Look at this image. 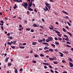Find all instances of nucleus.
I'll return each mask as SVG.
<instances>
[{
    "mask_svg": "<svg viewBox=\"0 0 73 73\" xmlns=\"http://www.w3.org/2000/svg\"><path fill=\"white\" fill-rule=\"evenodd\" d=\"M21 5H22V6H24L26 9H27V6L28 5V3L26 2H23L22 3Z\"/></svg>",
    "mask_w": 73,
    "mask_h": 73,
    "instance_id": "f257e3e1",
    "label": "nucleus"
},
{
    "mask_svg": "<svg viewBox=\"0 0 73 73\" xmlns=\"http://www.w3.org/2000/svg\"><path fill=\"white\" fill-rule=\"evenodd\" d=\"M69 64L70 65V67H73V64L72 62H69Z\"/></svg>",
    "mask_w": 73,
    "mask_h": 73,
    "instance_id": "f03ea898",
    "label": "nucleus"
},
{
    "mask_svg": "<svg viewBox=\"0 0 73 73\" xmlns=\"http://www.w3.org/2000/svg\"><path fill=\"white\" fill-rule=\"evenodd\" d=\"M53 58H49V59L50 61H52V60H55V59H56V57H53Z\"/></svg>",
    "mask_w": 73,
    "mask_h": 73,
    "instance_id": "7ed1b4c3",
    "label": "nucleus"
},
{
    "mask_svg": "<svg viewBox=\"0 0 73 73\" xmlns=\"http://www.w3.org/2000/svg\"><path fill=\"white\" fill-rule=\"evenodd\" d=\"M28 4L29 6L28 7H32V5L33 4L32 2H31V3H29Z\"/></svg>",
    "mask_w": 73,
    "mask_h": 73,
    "instance_id": "20e7f679",
    "label": "nucleus"
},
{
    "mask_svg": "<svg viewBox=\"0 0 73 73\" xmlns=\"http://www.w3.org/2000/svg\"><path fill=\"white\" fill-rule=\"evenodd\" d=\"M27 8H28V10L29 11H33V9L31 8V7H28Z\"/></svg>",
    "mask_w": 73,
    "mask_h": 73,
    "instance_id": "39448f33",
    "label": "nucleus"
},
{
    "mask_svg": "<svg viewBox=\"0 0 73 73\" xmlns=\"http://www.w3.org/2000/svg\"><path fill=\"white\" fill-rule=\"evenodd\" d=\"M33 27H38L39 25L38 24V25H37L36 24H34L33 25Z\"/></svg>",
    "mask_w": 73,
    "mask_h": 73,
    "instance_id": "423d86ee",
    "label": "nucleus"
},
{
    "mask_svg": "<svg viewBox=\"0 0 73 73\" xmlns=\"http://www.w3.org/2000/svg\"><path fill=\"white\" fill-rule=\"evenodd\" d=\"M45 4H46V6H47V7H49V6H50V4L49 3H45Z\"/></svg>",
    "mask_w": 73,
    "mask_h": 73,
    "instance_id": "0eeeda50",
    "label": "nucleus"
},
{
    "mask_svg": "<svg viewBox=\"0 0 73 73\" xmlns=\"http://www.w3.org/2000/svg\"><path fill=\"white\" fill-rule=\"evenodd\" d=\"M48 40H49L50 41H51L53 40V38L52 37H48Z\"/></svg>",
    "mask_w": 73,
    "mask_h": 73,
    "instance_id": "6e6552de",
    "label": "nucleus"
},
{
    "mask_svg": "<svg viewBox=\"0 0 73 73\" xmlns=\"http://www.w3.org/2000/svg\"><path fill=\"white\" fill-rule=\"evenodd\" d=\"M17 8V6L16 5V4H15V5L14 7H13L14 9H16V8Z\"/></svg>",
    "mask_w": 73,
    "mask_h": 73,
    "instance_id": "1a4fd4ad",
    "label": "nucleus"
},
{
    "mask_svg": "<svg viewBox=\"0 0 73 73\" xmlns=\"http://www.w3.org/2000/svg\"><path fill=\"white\" fill-rule=\"evenodd\" d=\"M63 13H65V14H66V15H68V13H67V12H66V11H62Z\"/></svg>",
    "mask_w": 73,
    "mask_h": 73,
    "instance_id": "9d476101",
    "label": "nucleus"
},
{
    "mask_svg": "<svg viewBox=\"0 0 73 73\" xmlns=\"http://www.w3.org/2000/svg\"><path fill=\"white\" fill-rule=\"evenodd\" d=\"M36 44H37V42H33L32 44V45H36Z\"/></svg>",
    "mask_w": 73,
    "mask_h": 73,
    "instance_id": "9b49d317",
    "label": "nucleus"
},
{
    "mask_svg": "<svg viewBox=\"0 0 73 73\" xmlns=\"http://www.w3.org/2000/svg\"><path fill=\"white\" fill-rule=\"evenodd\" d=\"M67 33H68V35H70L71 37H72V34H71L69 32H67Z\"/></svg>",
    "mask_w": 73,
    "mask_h": 73,
    "instance_id": "f8f14e48",
    "label": "nucleus"
},
{
    "mask_svg": "<svg viewBox=\"0 0 73 73\" xmlns=\"http://www.w3.org/2000/svg\"><path fill=\"white\" fill-rule=\"evenodd\" d=\"M55 32L56 33H57L58 34H60V32H59V31L57 30Z\"/></svg>",
    "mask_w": 73,
    "mask_h": 73,
    "instance_id": "ddd939ff",
    "label": "nucleus"
},
{
    "mask_svg": "<svg viewBox=\"0 0 73 73\" xmlns=\"http://www.w3.org/2000/svg\"><path fill=\"white\" fill-rule=\"evenodd\" d=\"M8 60H9V57H8L5 59L6 61V62L8 61Z\"/></svg>",
    "mask_w": 73,
    "mask_h": 73,
    "instance_id": "4468645a",
    "label": "nucleus"
},
{
    "mask_svg": "<svg viewBox=\"0 0 73 73\" xmlns=\"http://www.w3.org/2000/svg\"><path fill=\"white\" fill-rule=\"evenodd\" d=\"M68 60L69 61H71V62H73V60H72V59L71 58H69Z\"/></svg>",
    "mask_w": 73,
    "mask_h": 73,
    "instance_id": "2eb2a0df",
    "label": "nucleus"
},
{
    "mask_svg": "<svg viewBox=\"0 0 73 73\" xmlns=\"http://www.w3.org/2000/svg\"><path fill=\"white\" fill-rule=\"evenodd\" d=\"M34 57L36 58L38 57V55L37 54H35L34 55Z\"/></svg>",
    "mask_w": 73,
    "mask_h": 73,
    "instance_id": "dca6fc26",
    "label": "nucleus"
},
{
    "mask_svg": "<svg viewBox=\"0 0 73 73\" xmlns=\"http://www.w3.org/2000/svg\"><path fill=\"white\" fill-rule=\"evenodd\" d=\"M15 2H17L18 3H19L20 2L18 0H13Z\"/></svg>",
    "mask_w": 73,
    "mask_h": 73,
    "instance_id": "f3484780",
    "label": "nucleus"
},
{
    "mask_svg": "<svg viewBox=\"0 0 73 73\" xmlns=\"http://www.w3.org/2000/svg\"><path fill=\"white\" fill-rule=\"evenodd\" d=\"M49 49V48L48 47H44V50H46V49Z\"/></svg>",
    "mask_w": 73,
    "mask_h": 73,
    "instance_id": "a211bd4d",
    "label": "nucleus"
},
{
    "mask_svg": "<svg viewBox=\"0 0 73 73\" xmlns=\"http://www.w3.org/2000/svg\"><path fill=\"white\" fill-rule=\"evenodd\" d=\"M7 44L9 45H12V44L10 42H8Z\"/></svg>",
    "mask_w": 73,
    "mask_h": 73,
    "instance_id": "6ab92c4d",
    "label": "nucleus"
},
{
    "mask_svg": "<svg viewBox=\"0 0 73 73\" xmlns=\"http://www.w3.org/2000/svg\"><path fill=\"white\" fill-rule=\"evenodd\" d=\"M58 39L59 40H60V41H61V40H62V38H60V37H58Z\"/></svg>",
    "mask_w": 73,
    "mask_h": 73,
    "instance_id": "aec40b11",
    "label": "nucleus"
},
{
    "mask_svg": "<svg viewBox=\"0 0 73 73\" xmlns=\"http://www.w3.org/2000/svg\"><path fill=\"white\" fill-rule=\"evenodd\" d=\"M40 57H44L45 56L42 54H40Z\"/></svg>",
    "mask_w": 73,
    "mask_h": 73,
    "instance_id": "412c9836",
    "label": "nucleus"
},
{
    "mask_svg": "<svg viewBox=\"0 0 73 73\" xmlns=\"http://www.w3.org/2000/svg\"><path fill=\"white\" fill-rule=\"evenodd\" d=\"M62 29L64 32H66V30H65L64 28H63Z\"/></svg>",
    "mask_w": 73,
    "mask_h": 73,
    "instance_id": "4be33fe9",
    "label": "nucleus"
},
{
    "mask_svg": "<svg viewBox=\"0 0 73 73\" xmlns=\"http://www.w3.org/2000/svg\"><path fill=\"white\" fill-rule=\"evenodd\" d=\"M26 30H27L28 31L31 30V29L29 28H27L26 29Z\"/></svg>",
    "mask_w": 73,
    "mask_h": 73,
    "instance_id": "5701e85b",
    "label": "nucleus"
},
{
    "mask_svg": "<svg viewBox=\"0 0 73 73\" xmlns=\"http://www.w3.org/2000/svg\"><path fill=\"white\" fill-rule=\"evenodd\" d=\"M49 50L50 51V52H53V49L51 48L49 49Z\"/></svg>",
    "mask_w": 73,
    "mask_h": 73,
    "instance_id": "b1692460",
    "label": "nucleus"
},
{
    "mask_svg": "<svg viewBox=\"0 0 73 73\" xmlns=\"http://www.w3.org/2000/svg\"><path fill=\"white\" fill-rule=\"evenodd\" d=\"M38 42H42V40H38Z\"/></svg>",
    "mask_w": 73,
    "mask_h": 73,
    "instance_id": "393cba45",
    "label": "nucleus"
},
{
    "mask_svg": "<svg viewBox=\"0 0 73 73\" xmlns=\"http://www.w3.org/2000/svg\"><path fill=\"white\" fill-rule=\"evenodd\" d=\"M66 43L67 44H69V45H70L71 43L67 41Z\"/></svg>",
    "mask_w": 73,
    "mask_h": 73,
    "instance_id": "a878e982",
    "label": "nucleus"
},
{
    "mask_svg": "<svg viewBox=\"0 0 73 73\" xmlns=\"http://www.w3.org/2000/svg\"><path fill=\"white\" fill-rule=\"evenodd\" d=\"M9 38L10 40H12L13 38L12 36H9Z\"/></svg>",
    "mask_w": 73,
    "mask_h": 73,
    "instance_id": "bb28decb",
    "label": "nucleus"
},
{
    "mask_svg": "<svg viewBox=\"0 0 73 73\" xmlns=\"http://www.w3.org/2000/svg\"><path fill=\"white\" fill-rule=\"evenodd\" d=\"M15 72L16 73H17V69H15Z\"/></svg>",
    "mask_w": 73,
    "mask_h": 73,
    "instance_id": "cd10ccee",
    "label": "nucleus"
},
{
    "mask_svg": "<svg viewBox=\"0 0 73 73\" xmlns=\"http://www.w3.org/2000/svg\"><path fill=\"white\" fill-rule=\"evenodd\" d=\"M49 41H50V40H49L48 38V39L46 40V42H49Z\"/></svg>",
    "mask_w": 73,
    "mask_h": 73,
    "instance_id": "c85d7f7f",
    "label": "nucleus"
},
{
    "mask_svg": "<svg viewBox=\"0 0 73 73\" xmlns=\"http://www.w3.org/2000/svg\"><path fill=\"white\" fill-rule=\"evenodd\" d=\"M16 41H15L13 42V44H16Z\"/></svg>",
    "mask_w": 73,
    "mask_h": 73,
    "instance_id": "c756f323",
    "label": "nucleus"
},
{
    "mask_svg": "<svg viewBox=\"0 0 73 73\" xmlns=\"http://www.w3.org/2000/svg\"><path fill=\"white\" fill-rule=\"evenodd\" d=\"M4 27L3 26H1V29L3 31L4 30V29H3Z\"/></svg>",
    "mask_w": 73,
    "mask_h": 73,
    "instance_id": "7c9ffc66",
    "label": "nucleus"
},
{
    "mask_svg": "<svg viewBox=\"0 0 73 73\" xmlns=\"http://www.w3.org/2000/svg\"><path fill=\"white\" fill-rule=\"evenodd\" d=\"M62 62L63 63H66V62L64 60H62Z\"/></svg>",
    "mask_w": 73,
    "mask_h": 73,
    "instance_id": "2f4dec72",
    "label": "nucleus"
},
{
    "mask_svg": "<svg viewBox=\"0 0 73 73\" xmlns=\"http://www.w3.org/2000/svg\"><path fill=\"white\" fill-rule=\"evenodd\" d=\"M55 43L57 45H59V43L57 42H55Z\"/></svg>",
    "mask_w": 73,
    "mask_h": 73,
    "instance_id": "473e14b6",
    "label": "nucleus"
},
{
    "mask_svg": "<svg viewBox=\"0 0 73 73\" xmlns=\"http://www.w3.org/2000/svg\"><path fill=\"white\" fill-rule=\"evenodd\" d=\"M11 65L12 64H11V63H8V66H11Z\"/></svg>",
    "mask_w": 73,
    "mask_h": 73,
    "instance_id": "72a5a7b5",
    "label": "nucleus"
},
{
    "mask_svg": "<svg viewBox=\"0 0 73 73\" xmlns=\"http://www.w3.org/2000/svg\"><path fill=\"white\" fill-rule=\"evenodd\" d=\"M64 53H67V54H68L69 52L67 51H66L64 52Z\"/></svg>",
    "mask_w": 73,
    "mask_h": 73,
    "instance_id": "f704fd0d",
    "label": "nucleus"
},
{
    "mask_svg": "<svg viewBox=\"0 0 73 73\" xmlns=\"http://www.w3.org/2000/svg\"><path fill=\"white\" fill-rule=\"evenodd\" d=\"M11 47L12 48V49H15V46H11Z\"/></svg>",
    "mask_w": 73,
    "mask_h": 73,
    "instance_id": "c9c22d12",
    "label": "nucleus"
},
{
    "mask_svg": "<svg viewBox=\"0 0 73 73\" xmlns=\"http://www.w3.org/2000/svg\"><path fill=\"white\" fill-rule=\"evenodd\" d=\"M48 66L50 68H53V67H52V66H51L50 65H49Z\"/></svg>",
    "mask_w": 73,
    "mask_h": 73,
    "instance_id": "e433bc0d",
    "label": "nucleus"
},
{
    "mask_svg": "<svg viewBox=\"0 0 73 73\" xmlns=\"http://www.w3.org/2000/svg\"><path fill=\"white\" fill-rule=\"evenodd\" d=\"M51 45V46H53V47H55V45H54L53 44H52Z\"/></svg>",
    "mask_w": 73,
    "mask_h": 73,
    "instance_id": "4c0bfd02",
    "label": "nucleus"
},
{
    "mask_svg": "<svg viewBox=\"0 0 73 73\" xmlns=\"http://www.w3.org/2000/svg\"><path fill=\"white\" fill-rule=\"evenodd\" d=\"M67 23L68 24V25H69V26H70L71 25L69 23L67 22Z\"/></svg>",
    "mask_w": 73,
    "mask_h": 73,
    "instance_id": "58836bf2",
    "label": "nucleus"
},
{
    "mask_svg": "<svg viewBox=\"0 0 73 73\" xmlns=\"http://www.w3.org/2000/svg\"><path fill=\"white\" fill-rule=\"evenodd\" d=\"M53 63L54 64H58V62H53Z\"/></svg>",
    "mask_w": 73,
    "mask_h": 73,
    "instance_id": "ea45409f",
    "label": "nucleus"
},
{
    "mask_svg": "<svg viewBox=\"0 0 73 73\" xmlns=\"http://www.w3.org/2000/svg\"><path fill=\"white\" fill-rule=\"evenodd\" d=\"M40 27L42 28V29H44V27H43V26H40Z\"/></svg>",
    "mask_w": 73,
    "mask_h": 73,
    "instance_id": "a19ab883",
    "label": "nucleus"
},
{
    "mask_svg": "<svg viewBox=\"0 0 73 73\" xmlns=\"http://www.w3.org/2000/svg\"><path fill=\"white\" fill-rule=\"evenodd\" d=\"M33 63H36V61L34 60L33 61Z\"/></svg>",
    "mask_w": 73,
    "mask_h": 73,
    "instance_id": "79ce46f5",
    "label": "nucleus"
},
{
    "mask_svg": "<svg viewBox=\"0 0 73 73\" xmlns=\"http://www.w3.org/2000/svg\"><path fill=\"white\" fill-rule=\"evenodd\" d=\"M65 40H66V41H69V38H66Z\"/></svg>",
    "mask_w": 73,
    "mask_h": 73,
    "instance_id": "37998d69",
    "label": "nucleus"
},
{
    "mask_svg": "<svg viewBox=\"0 0 73 73\" xmlns=\"http://www.w3.org/2000/svg\"><path fill=\"white\" fill-rule=\"evenodd\" d=\"M45 7H46V9L47 10H48V11H49V9H48V7H47L46 6H45Z\"/></svg>",
    "mask_w": 73,
    "mask_h": 73,
    "instance_id": "c03bdc74",
    "label": "nucleus"
},
{
    "mask_svg": "<svg viewBox=\"0 0 73 73\" xmlns=\"http://www.w3.org/2000/svg\"><path fill=\"white\" fill-rule=\"evenodd\" d=\"M50 71L51 72H52V73H53L54 72V71H53V70L51 69H50Z\"/></svg>",
    "mask_w": 73,
    "mask_h": 73,
    "instance_id": "a18cd8bd",
    "label": "nucleus"
},
{
    "mask_svg": "<svg viewBox=\"0 0 73 73\" xmlns=\"http://www.w3.org/2000/svg\"><path fill=\"white\" fill-rule=\"evenodd\" d=\"M18 0L19 1V2H18V3H20V2L21 3H22V0Z\"/></svg>",
    "mask_w": 73,
    "mask_h": 73,
    "instance_id": "49530a36",
    "label": "nucleus"
},
{
    "mask_svg": "<svg viewBox=\"0 0 73 73\" xmlns=\"http://www.w3.org/2000/svg\"><path fill=\"white\" fill-rule=\"evenodd\" d=\"M1 23L2 24H4V21H1Z\"/></svg>",
    "mask_w": 73,
    "mask_h": 73,
    "instance_id": "de8ad7c7",
    "label": "nucleus"
},
{
    "mask_svg": "<svg viewBox=\"0 0 73 73\" xmlns=\"http://www.w3.org/2000/svg\"><path fill=\"white\" fill-rule=\"evenodd\" d=\"M49 28L50 29H53V28L52 27H49Z\"/></svg>",
    "mask_w": 73,
    "mask_h": 73,
    "instance_id": "09e8293b",
    "label": "nucleus"
},
{
    "mask_svg": "<svg viewBox=\"0 0 73 73\" xmlns=\"http://www.w3.org/2000/svg\"><path fill=\"white\" fill-rule=\"evenodd\" d=\"M66 46H67V47H68L69 48H70V47H71V46L68 45H66Z\"/></svg>",
    "mask_w": 73,
    "mask_h": 73,
    "instance_id": "8fccbe9b",
    "label": "nucleus"
},
{
    "mask_svg": "<svg viewBox=\"0 0 73 73\" xmlns=\"http://www.w3.org/2000/svg\"><path fill=\"white\" fill-rule=\"evenodd\" d=\"M64 36L65 37H68V36L66 35H64Z\"/></svg>",
    "mask_w": 73,
    "mask_h": 73,
    "instance_id": "3c124183",
    "label": "nucleus"
},
{
    "mask_svg": "<svg viewBox=\"0 0 73 73\" xmlns=\"http://www.w3.org/2000/svg\"><path fill=\"white\" fill-rule=\"evenodd\" d=\"M31 32H34V31L33 29H31Z\"/></svg>",
    "mask_w": 73,
    "mask_h": 73,
    "instance_id": "603ef678",
    "label": "nucleus"
},
{
    "mask_svg": "<svg viewBox=\"0 0 73 73\" xmlns=\"http://www.w3.org/2000/svg\"><path fill=\"white\" fill-rule=\"evenodd\" d=\"M54 39L55 40H58V39H57V38L56 37H55Z\"/></svg>",
    "mask_w": 73,
    "mask_h": 73,
    "instance_id": "864d4df0",
    "label": "nucleus"
},
{
    "mask_svg": "<svg viewBox=\"0 0 73 73\" xmlns=\"http://www.w3.org/2000/svg\"><path fill=\"white\" fill-rule=\"evenodd\" d=\"M42 44H45V45H47V44H48L47 43H42Z\"/></svg>",
    "mask_w": 73,
    "mask_h": 73,
    "instance_id": "5fc2aeb1",
    "label": "nucleus"
},
{
    "mask_svg": "<svg viewBox=\"0 0 73 73\" xmlns=\"http://www.w3.org/2000/svg\"><path fill=\"white\" fill-rule=\"evenodd\" d=\"M19 28H22V26H21V25H19Z\"/></svg>",
    "mask_w": 73,
    "mask_h": 73,
    "instance_id": "6e6d98bb",
    "label": "nucleus"
},
{
    "mask_svg": "<svg viewBox=\"0 0 73 73\" xmlns=\"http://www.w3.org/2000/svg\"><path fill=\"white\" fill-rule=\"evenodd\" d=\"M60 56L61 57H63V56H64V55H63V54H61L60 55Z\"/></svg>",
    "mask_w": 73,
    "mask_h": 73,
    "instance_id": "4d7b16f0",
    "label": "nucleus"
},
{
    "mask_svg": "<svg viewBox=\"0 0 73 73\" xmlns=\"http://www.w3.org/2000/svg\"><path fill=\"white\" fill-rule=\"evenodd\" d=\"M44 68L45 69H46L47 68V67L46 66H44Z\"/></svg>",
    "mask_w": 73,
    "mask_h": 73,
    "instance_id": "13d9d810",
    "label": "nucleus"
},
{
    "mask_svg": "<svg viewBox=\"0 0 73 73\" xmlns=\"http://www.w3.org/2000/svg\"><path fill=\"white\" fill-rule=\"evenodd\" d=\"M57 35H58V36H59V37H61V34H57Z\"/></svg>",
    "mask_w": 73,
    "mask_h": 73,
    "instance_id": "bf43d9fd",
    "label": "nucleus"
},
{
    "mask_svg": "<svg viewBox=\"0 0 73 73\" xmlns=\"http://www.w3.org/2000/svg\"><path fill=\"white\" fill-rule=\"evenodd\" d=\"M19 71H21V72H22V71H23V69L21 68L19 70Z\"/></svg>",
    "mask_w": 73,
    "mask_h": 73,
    "instance_id": "052dcab7",
    "label": "nucleus"
},
{
    "mask_svg": "<svg viewBox=\"0 0 73 73\" xmlns=\"http://www.w3.org/2000/svg\"><path fill=\"white\" fill-rule=\"evenodd\" d=\"M45 38H43L42 40V41H44V42H45Z\"/></svg>",
    "mask_w": 73,
    "mask_h": 73,
    "instance_id": "680f3d73",
    "label": "nucleus"
},
{
    "mask_svg": "<svg viewBox=\"0 0 73 73\" xmlns=\"http://www.w3.org/2000/svg\"><path fill=\"white\" fill-rule=\"evenodd\" d=\"M26 43H23V46L25 45H26Z\"/></svg>",
    "mask_w": 73,
    "mask_h": 73,
    "instance_id": "e2e57ef3",
    "label": "nucleus"
},
{
    "mask_svg": "<svg viewBox=\"0 0 73 73\" xmlns=\"http://www.w3.org/2000/svg\"><path fill=\"white\" fill-rule=\"evenodd\" d=\"M66 19H69V17H68V16H66Z\"/></svg>",
    "mask_w": 73,
    "mask_h": 73,
    "instance_id": "0e129e2a",
    "label": "nucleus"
},
{
    "mask_svg": "<svg viewBox=\"0 0 73 73\" xmlns=\"http://www.w3.org/2000/svg\"><path fill=\"white\" fill-rule=\"evenodd\" d=\"M65 27L67 28V29H69V27H67V26H66Z\"/></svg>",
    "mask_w": 73,
    "mask_h": 73,
    "instance_id": "69168bd1",
    "label": "nucleus"
},
{
    "mask_svg": "<svg viewBox=\"0 0 73 73\" xmlns=\"http://www.w3.org/2000/svg\"><path fill=\"white\" fill-rule=\"evenodd\" d=\"M54 72L56 73H59L58 72H57V71H55Z\"/></svg>",
    "mask_w": 73,
    "mask_h": 73,
    "instance_id": "338daca9",
    "label": "nucleus"
},
{
    "mask_svg": "<svg viewBox=\"0 0 73 73\" xmlns=\"http://www.w3.org/2000/svg\"><path fill=\"white\" fill-rule=\"evenodd\" d=\"M63 73H68L66 71H64Z\"/></svg>",
    "mask_w": 73,
    "mask_h": 73,
    "instance_id": "774afa93",
    "label": "nucleus"
}]
</instances>
